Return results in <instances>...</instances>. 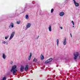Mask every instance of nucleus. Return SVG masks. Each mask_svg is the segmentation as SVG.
<instances>
[{
  "label": "nucleus",
  "instance_id": "obj_23",
  "mask_svg": "<svg viewBox=\"0 0 80 80\" xmlns=\"http://www.w3.org/2000/svg\"><path fill=\"white\" fill-rule=\"evenodd\" d=\"M13 63V61H12L10 62V65H12Z\"/></svg>",
  "mask_w": 80,
  "mask_h": 80
},
{
  "label": "nucleus",
  "instance_id": "obj_11",
  "mask_svg": "<svg viewBox=\"0 0 80 80\" xmlns=\"http://www.w3.org/2000/svg\"><path fill=\"white\" fill-rule=\"evenodd\" d=\"M48 29L49 32H52V26H49L48 28Z\"/></svg>",
  "mask_w": 80,
  "mask_h": 80
},
{
  "label": "nucleus",
  "instance_id": "obj_9",
  "mask_svg": "<svg viewBox=\"0 0 80 80\" xmlns=\"http://www.w3.org/2000/svg\"><path fill=\"white\" fill-rule=\"evenodd\" d=\"M63 44L64 45H67V39L65 38L63 41Z\"/></svg>",
  "mask_w": 80,
  "mask_h": 80
},
{
  "label": "nucleus",
  "instance_id": "obj_4",
  "mask_svg": "<svg viewBox=\"0 0 80 80\" xmlns=\"http://www.w3.org/2000/svg\"><path fill=\"white\" fill-rule=\"evenodd\" d=\"M32 24L30 23H28L27 24L26 26V30H27L28 28H30V27H31V25Z\"/></svg>",
  "mask_w": 80,
  "mask_h": 80
},
{
  "label": "nucleus",
  "instance_id": "obj_7",
  "mask_svg": "<svg viewBox=\"0 0 80 80\" xmlns=\"http://www.w3.org/2000/svg\"><path fill=\"white\" fill-rule=\"evenodd\" d=\"M64 15H65V13L64 12H61L59 13L60 17H63Z\"/></svg>",
  "mask_w": 80,
  "mask_h": 80
},
{
  "label": "nucleus",
  "instance_id": "obj_26",
  "mask_svg": "<svg viewBox=\"0 0 80 80\" xmlns=\"http://www.w3.org/2000/svg\"><path fill=\"white\" fill-rule=\"evenodd\" d=\"M60 28H61V29L62 30V29H63V27H62V26H60Z\"/></svg>",
  "mask_w": 80,
  "mask_h": 80
},
{
  "label": "nucleus",
  "instance_id": "obj_21",
  "mask_svg": "<svg viewBox=\"0 0 80 80\" xmlns=\"http://www.w3.org/2000/svg\"><path fill=\"white\" fill-rule=\"evenodd\" d=\"M20 23H21V21H18L16 23H17V24H20Z\"/></svg>",
  "mask_w": 80,
  "mask_h": 80
},
{
  "label": "nucleus",
  "instance_id": "obj_12",
  "mask_svg": "<svg viewBox=\"0 0 80 80\" xmlns=\"http://www.w3.org/2000/svg\"><path fill=\"white\" fill-rule=\"evenodd\" d=\"M24 70V66H21L20 68V71L21 72H23Z\"/></svg>",
  "mask_w": 80,
  "mask_h": 80
},
{
  "label": "nucleus",
  "instance_id": "obj_15",
  "mask_svg": "<svg viewBox=\"0 0 80 80\" xmlns=\"http://www.w3.org/2000/svg\"><path fill=\"white\" fill-rule=\"evenodd\" d=\"M32 53L30 54V55L29 57L28 58V60H30L31 59V58L32 57Z\"/></svg>",
  "mask_w": 80,
  "mask_h": 80
},
{
  "label": "nucleus",
  "instance_id": "obj_14",
  "mask_svg": "<svg viewBox=\"0 0 80 80\" xmlns=\"http://www.w3.org/2000/svg\"><path fill=\"white\" fill-rule=\"evenodd\" d=\"M2 58H4V59H5L6 58V55L5 53H3L2 54Z\"/></svg>",
  "mask_w": 80,
  "mask_h": 80
},
{
  "label": "nucleus",
  "instance_id": "obj_3",
  "mask_svg": "<svg viewBox=\"0 0 80 80\" xmlns=\"http://www.w3.org/2000/svg\"><path fill=\"white\" fill-rule=\"evenodd\" d=\"M15 31L12 32L10 36V38H9V40H11L12 38H13V37H14V35H15Z\"/></svg>",
  "mask_w": 80,
  "mask_h": 80
},
{
  "label": "nucleus",
  "instance_id": "obj_27",
  "mask_svg": "<svg viewBox=\"0 0 80 80\" xmlns=\"http://www.w3.org/2000/svg\"><path fill=\"white\" fill-rule=\"evenodd\" d=\"M70 35H71V37H72V34L71 33L70 34Z\"/></svg>",
  "mask_w": 80,
  "mask_h": 80
},
{
  "label": "nucleus",
  "instance_id": "obj_19",
  "mask_svg": "<svg viewBox=\"0 0 80 80\" xmlns=\"http://www.w3.org/2000/svg\"><path fill=\"white\" fill-rule=\"evenodd\" d=\"M59 43V39H57V45L58 46Z\"/></svg>",
  "mask_w": 80,
  "mask_h": 80
},
{
  "label": "nucleus",
  "instance_id": "obj_20",
  "mask_svg": "<svg viewBox=\"0 0 80 80\" xmlns=\"http://www.w3.org/2000/svg\"><path fill=\"white\" fill-rule=\"evenodd\" d=\"M6 78H7V77L5 76H4L3 77L2 80H6Z\"/></svg>",
  "mask_w": 80,
  "mask_h": 80
},
{
  "label": "nucleus",
  "instance_id": "obj_1",
  "mask_svg": "<svg viewBox=\"0 0 80 80\" xmlns=\"http://www.w3.org/2000/svg\"><path fill=\"white\" fill-rule=\"evenodd\" d=\"M17 71H18V70L17 68V65H14L12 66V69L10 70L11 73H13V75H15V73H16Z\"/></svg>",
  "mask_w": 80,
  "mask_h": 80
},
{
  "label": "nucleus",
  "instance_id": "obj_13",
  "mask_svg": "<svg viewBox=\"0 0 80 80\" xmlns=\"http://www.w3.org/2000/svg\"><path fill=\"white\" fill-rule=\"evenodd\" d=\"M41 60H43L44 59V56L43 54H41L40 57Z\"/></svg>",
  "mask_w": 80,
  "mask_h": 80
},
{
  "label": "nucleus",
  "instance_id": "obj_29",
  "mask_svg": "<svg viewBox=\"0 0 80 80\" xmlns=\"http://www.w3.org/2000/svg\"><path fill=\"white\" fill-rule=\"evenodd\" d=\"M38 37H39V36H38V37L37 38H38Z\"/></svg>",
  "mask_w": 80,
  "mask_h": 80
},
{
  "label": "nucleus",
  "instance_id": "obj_16",
  "mask_svg": "<svg viewBox=\"0 0 80 80\" xmlns=\"http://www.w3.org/2000/svg\"><path fill=\"white\" fill-rule=\"evenodd\" d=\"M37 62V58H34L33 60V62L34 63H36Z\"/></svg>",
  "mask_w": 80,
  "mask_h": 80
},
{
  "label": "nucleus",
  "instance_id": "obj_28",
  "mask_svg": "<svg viewBox=\"0 0 80 80\" xmlns=\"http://www.w3.org/2000/svg\"><path fill=\"white\" fill-rule=\"evenodd\" d=\"M72 27L74 28V26H73Z\"/></svg>",
  "mask_w": 80,
  "mask_h": 80
},
{
  "label": "nucleus",
  "instance_id": "obj_8",
  "mask_svg": "<svg viewBox=\"0 0 80 80\" xmlns=\"http://www.w3.org/2000/svg\"><path fill=\"white\" fill-rule=\"evenodd\" d=\"M14 27V24H13V23H11L10 24L9 27V28H13Z\"/></svg>",
  "mask_w": 80,
  "mask_h": 80
},
{
  "label": "nucleus",
  "instance_id": "obj_10",
  "mask_svg": "<svg viewBox=\"0 0 80 80\" xmlns=\"http://www.w3.org/2000/svg\"><path fill=\"white\" fill-rule=\"evenodd\" d=\"M25 70L26 71H27L28 70V65H26L25 68Z\"/></svg>",
  "mask_w": 80,
  "mask_h": 80
},
{
  "label": "nucleus",
  "instance_id": "obj_6",
  "mask_svg": "<svg viewBox=\"0 0 80 80\" xmlns=\"http://www.w3.org/2000/svg\"><path fill=\"white\" fill-rule=\"evenodd\" d=\"M73 1L74 2V5L76 7H78L79 6V3H78L76 2V1H75L74 0H73Z\"/></svg>",
  "mask_w": 80,
  "mask_h": 80
},
{
  "label": "nucleus",
  "instance_id": "obj_24",
  "mask_svg": "<svg viewBox=\"0 0 80 80\" xmlns=\"http://www.w3.org/2000/svg\"><path fill=\"white\" fill-rule=\"evenodd\" d=\"M2 43L3 44H5L6 43V42L4 41H3L2 42Z\"/></svg>",
  "mask_w": 80,
  "mask_h": 80
},
{
  "label": "nucleus",
  "instance_id": "obj_25",
  "mask_svg": "<svg viewBox=\"0 0 80 80\" xmlns=\"http://www.w3.org/2000/svg\"><path fill=\"white\" fill-rule=\"evenodd\" d=\"M71 23H72V24L73 25H75V23H74V22H73V21H72L71 22Z\"/></svg>",
  "mask_w": 80,
  "mask_h": 80
},
{
  "label": "nucleus",
  "instance_id": "obj_18",
  "mask_svg": "<svg viewBox=\"0 0 80 80\" xmlns=\"http://www.w3.org/2000/svg\"><path fill=\"white\" fill-rule=\"evenodd\" d=\"M8 37H9V36L8 35L6 36L5 37V40H7L8 39Z\"/></svg>",
  "mask_w": 80,
  "mask_h": 80
},
{
  "label": "nucleus",
  "instance_id": "obj_22",
  "mask_svg": "<svg viewBox=\"0 0 80 80\" xmlns=\"http://www.w3.org/2000/svg\"><path fill=\"white\" fill-rule=\"evenodd\" d=\"M53 11H54V9H52L51 10V13H52L53 12Z\"/></svg>",
  "mask_w": 80,
  "mask_h": 80
},
{
  "label": "nucleus",
  "instance_id": "obj_2",
  "mask_svg": "<svg viewBox=\"0 0 80 80\" xmlns=\"http://www.w3.org/2000/svg\"><path fill=\"white\" fill-rule=\"evenodd\" d=\"M80 55V52H76L74 53V59H77L78 56Z\"/></svg>",
  "mask_w": 80,
  "mask_h": 80
},
{
  "label": "nucleus",
  "instance_id": "obj_17",
  "mask_svg": "<svg viewBox=\"0 0 80 80\" xmlns=\"http://www.w3.org/2000/svg\"><path fill=\"white\" fill-rule=\"evenodd\" d=\"M25 18L26 19V20H28V18H29L28 17V15H26L25 16Z\"/></svg>",
  "mask_w": 80,
  "mask_h": 80
},
{
  "label": "nucleus",
  "instance_id": "obj_5",
  "mask_svg": "<svg viewBox=\"0 0 80 80\" xmlns=\"http://www.w3.org/2000/svg\"><path fill=\"white\" fill-rule=\"evenodd\" d=\"M52 61V58H50L46 61L45 62V63H50V62H51Z\"/></svg>",
  "mask_w": 80,
  "mask_h": 80
}]
</instances>
